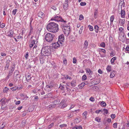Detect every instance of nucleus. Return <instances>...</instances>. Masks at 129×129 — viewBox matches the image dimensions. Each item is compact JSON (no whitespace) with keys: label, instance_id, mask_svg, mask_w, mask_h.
I'll return each instance as SVG.
<instances>
[{"label":"nucleus","instance_id":"nucleus-1","mask_svg":"<svg viewBox=\"0 0 129 129\" xmlns=\"http://www.w3.org/2000/svg\"><path fill=\"white\" fill-rule=\"evenodd\" d=\"M47 30L49 31L55 33L58 30V25L54 22H50L47 25Z\"/></svg>","mask_w":129,"mask_h":129},{"label":"nucleus","instance_id":"nucleus-2","mask_svg":"<svg viewBox=\"0 0 129 129\" xmlns=\"http://www.w3.org/2000/svg\"><path fill=\"white\" fill-rule=\"evenodd\" d=\"M51 52V50L50 47L48 46H47L42 48L41 54L42 56H46L50 54Z\"/></svg>","mask_w":129,"mask_h":129},{"label":"nucleus","instance_id":"nucleus-3","mask_svg":"<svg viewBox=\"0 0 129 129\" xmlns=\"http://www.w3.org/2000/svg\"><path fill=\"white\" fill-rule=\"evenodd\" d=\"M54 35L50 33L47 34L45 35V40L48 42H50L52 41L54 37Z\"/></svg>","mask_w":129,"mask_h":129},{"label":"nucleus","instance_id":"nucleus-4","mask_svg":"<svg viewBox=\"0 0 129 129\" xmlns=\"http://www.w3.org/2000/svg\"><path fill=\"white\" fill-rule=\"evenodd\" d=\"M51 21L54 20L57 22L61 21L66 22L61 17L58 16L57 15H54L51 19Z\"/></svg>","mask_w":129,"mask_h":129},{"label":"nucleus","instance_id":"nucleus-5","mask_svg":"<svg viewBox=\"0 0 129 129\" xmlns=\"http://www.w3.org/2000/svg\"><path fill=\"white\" fill-rule=\"evenodd\" d=\"M70 27L68 26H66L63 29V31L64 34L66 36H68L70 32Z\"/></svg>","mask_w":129,"mask_h":129},{"label":"nucleus","instance_id":"nucleus-6","mask_svg":"<svg viewBox=\"0 0 129 129\" xmlns=\"http://www.w3.org/2000/svg\"><path fill=\"white\" fill-rule=\"evenodd\" d=\"M64 40V36L63 35L59 36L58 39V43H59L61 45L63 43Z\"/></svg>","mask_w":129,"mask_h":129},{"label":"nucleus","instance_id":"nucleus-7","mask_svg":"<svg viewBox=\"0 0 129 129\" xmlns=\"http://www.w3.org/2000/svg\"><path fill=\"white\" fill-rule=\"evenodd\" d=\"M38 42V39L36 38L35 40L34 39L31 41L30 43L29 44V46L30 48H31L34 44H37Z\"/></svg>","mask_w":129,"mask_h":129},{"label":"nucleus","instance_id":"nucleus-8","mask_svg":"<svg viewBox=\"0 0 129 129\" xmlns=\"http://www.w3.org/2000/svg\"><path fill=\"white\" fill-rule=\"evenodd\" d=\"M38 15L39 17H41L42 19H44L45 17V15L42 12L40 11L38 14Z\"/></svg>","mask_w":129,"mask_h":129},{"label":"nucleus","instance_id":"nucleus-9","mask_svg":"<svg viewBox=\"0 0 129 129\" xmlns=\"http://www.w3.org/2000/svg\"><path fill=\"white\" fill-rule=\"evenodd\" d=\"M59 43H58V42L53 44H52V48H57L59 46Z\"/></svg>","mask_w":129,"mask_h":129},{"label":"nucleus","instance_id":"nucleus-10","mask_svg":"<svg viewBox=\"0 0 129 129\" xmlns=\"http://www.w3.org/2000/svg\"><path fill=\"white\" fill-rule=\"evenodd\" d=\"M88 44V42L86 40L85 41L84 44V46L83 49L84 50L86 49L87 48Z\"/></svg>","mask_w":129,"mask_h":129},{"label":"nucleus","instance_id":"nucleus-11","mask_svg":"<svg viewBox=\"0 0 129 129\" xmlns=\"http://www.w3.org/2000/svg\"><path fill=\"white\" fill-rule=\"evenodd\" d=\"M85 70L86 73L88 74L89 75H91L92 74V71L90 70V69L89 68H86Z\"/></svg>","mask_w":129,"mask_h":129},{"label":"nucleus","instance_id":"nucleus-12","mask_svg":"<svg viewBox=\"0 0 129 129\" xmlns=\"http://www.w3.org/2000/svg\"><path fill=\"white\" fill-rule=\"evenodd\" d=\"M119 23L121 24V26L123 25L125 23V20L123 19H119Z\"/></svg>","mask_w":129,"mask_h":129},{"label":"nucleus","instance_id":"nucleus-13","mask_svg":"<svg viewBox=\"0 0 129 129\" xmlns=\"http://www.w3.org/2000/svg\"><path fill=\"white\" fill-rule=\"evenodd\" d=\"M125 11L124 10L121 9V17L122 18H124L125 17Z\"/></svg>","mask_w":129,"mask_h":129},{"label":"nucleus","instance_id":"nucleus-14","mask_svg":"<svg viewBox=\"0 0 129 129\" xmlns=\"http://www.w3.org/2000/svg\"><path fill=\"white\" fill-rule=\"evenodd\" d=\"M7 101V100L5 98H3L0 100V102L2 101V105H4L6 104Z\"/></svg>","mask_w":129,"mask_h":129},{"label":"nucleus","instance_id":"nucleus-15","mask_svg":"<svg viewBox=\"0 0 129 129\" xmlns=\"http://www.w3.org/2000/svg\"><path fill=\"white\" fill-rule=\"evenodd\" d=\"M114 18V15L111 16L110 17V24H112Z\"/></svg>","mask_w":129,"mask_h":129},{"label":"nucleus","instance_id":"nucleus-16","mask_svg":"<svg viewBox=\"0 0 129 129\" xmlns=\"http://www.w3.org/2000/svg\"><path fill=\"white\" fill-rule=\"evenodd\" d=\"M68 2H65V4L63 5V7L64 9H68Z\"/></svg>","mask_w":129,"mask_h":129},{"label":"nucleus","instance_id":"nucleus-17","mask_svg":"<svg viewBox=\"0 0 129 129\" xmlns=\"http://www.w3.org/2000/svg\"><path fill=\"white\" fill-rule=\"evenodd\" d=\"M71 85L73 87H75L76 85V80H73L71 83Z\"/></svg>","mask_w":129,"mask_h":129},{"label":"nucleus","instance_id":"nucleus-18","mask_svg":"<svg viewBox=\"0 0 129 129\" xmlns=\"http://www.w3.org/2000/svg\"><path fill=\"white\" fill-rule=\"evenodd\" d=\"M117 59V57H114L112 58L110 62L111 64H113L114 63V61L116 60Z\"/></svg>","mask_w":129,"mask_h":129},{"label":"nucleus","instance_id":"nucleus-19","mask_svg":"<svg viewBox=\"0 0 129 129\" xmlns=\"http://www.w3.org/2000/svg\"><path fill=\"white\" fill-rule=\"evenodd\" d=\"M111 66L110 65H108L107 66L106 70L108 72H109L111 70Z\"/></svg>","mask_w":129,"mask_h":129},{"label":"nucleus","instance_id":"nucleus-20","mask_svg":"<svg viewBox=\"0 0 129 129\" xmlns=\"http://www.w3.org/2000/svg\"><path fill=\"white\" fill-rule=\"evenodd\" d=\"M56 105L54 104L53 103L52 104H51L48 106V107L49 108H55L56 106Z\"/></svg>","mask_w":129,"mask_h":129},{"label":"nucleus","instance_id":"nucleus-21","mask_svg":"<svg viewBox=\"0 0 129 129\" xmlns=\"http://www.w3.org/2000/svg\"><path fill=\"white\" fill-rule=\"evenodd\" d=\"M73 112H72L68 114L67 117H68L70 118L73 116Z\"/></svg>","mask_w":129,"mask_h":129},{"label":"nucleus","instance_id":"nucleus-22","mask_svg":"<svg viewBox=\"0 0 129 129\" xmlns=\"http://www.w3.org/2000/svg\"><path fill=\"white\" fill-rule=\"evenodd\" d=\"M81 121V119L80 118H76L74 120V121L76 123L79 122Z\"/></svg>","mask_w":129,"mask_h":129},{"label":"nucleus","instance_id":"nucleus-23","mask_svg":"<svg viewBox=\"0 0 129 129\" xmlns=\"http://www.w3.org/2000/svg\"><path fill=\"white\" fill-rule=\"evenodd\" d=\"M87 112L86 111H85L82 114L83 117L85 119H86L87 117Z\"/></svg>","mask_w":129,"mask_h":129},{"label":"nucleus","instance_id":"nucleus-24","mask_svg":"<svg viewBox=\"0 0 129 129\" xmlns=\"http://www.w3.org/2000/svg\"><path fill=\"white\" fill-rule=\"evenodd\" d=\"M98 13V10L97 9H95L94 11V16L95 18H96L97 17V15Z\"/></svg>","mask_w":129,"mask_h":129},{"label":"nucleus","instance_id":"nucleus-25","mask_svg":"<svg viewBox=\"0 0 129 129\" xmlns=\"http://www.w3.org/2000/svg\"><path fill=\"white\" fill-rule=\"evenodd\" d=\"M94 29L95 32L96 33H98L99 30V27L98 26L95 25L94 26Z\"/></svg>","mask_w":129,"mask_h":129},{"label":"nucleus","instance_id":"nucleus-26","mask_svg":"<svg viewBox=\"0 0 129 129\" xmlns=\"http://www.w3.org/2000/svg\"><path fill=\"white\" fill-rule=\"evenodd\" d=\"M85 84H86L84 82L82 83L79 86V88L80 89H81Z\"/></svg>","mask_w":129,"mask_h":129},{"label":"nucleus","instance_id":"nucleus-27","mask_svg":"<svg viewBox=\"0 0 129 129\" xmlns=\"http://www.w3.org/2000/svg\"><path fill=\"white\" fill-rule=\"evenodd\" d=\"M13 31L12 30H10L9 32V34L8 35L9 36L11 37H12L13 35Z\"/></svg>","mask_w":129,"mask_h":129},{"label":"nucleus","instance_id":"nucleus-28","mask_svg":"<svg viewBox=\"0 0 129 129\" xmlns=\"http://www.w3.org/2000/svg\"><path fill=\"white\" fill-rule=\"evenodd\" d=\"M18 88L16 86H14V87H12L10 88V89L13 91H14L16 90Z\"/></svg>","mask_w":129,"mask_h":129},{"label":"nucleus","instance_id":"nucleus-29","mask_svg":"<svg viewBox=\"0 0 129 129\" xmlns=\"http://www.w3.org/2000/svg\"><path fill=\"white\" fill-rule=\"evenodd\" d=\"M88 27L89 28V30L91 31H92L93 30V28L92 26L89 25L88 26Z\"/></svg>","mask_w":129,"mask_h":129},{"label":"nucleus","instance_id":"nucleus-30","mask_svg":"<svg viewBox=\"0 0 129 129\" xmlns=\"http://www.w3.org/2000/svg\"><path fill=\"white\" fill-rule=\"evenodd\" d=\"M53 87L52 86V85H50V86H48L47 85L45 87V89L46 90H47V89L48 88H49L50 89H51Z\"/></svg>","mask_w":129,"mask_h":129},{"label":"nucleus","instance_id":"nucleus-31","mask_svg":"<svg viewBox=\"0 0 129 129\" xmlns=\"http://www.w3.org/2000/svg\"><path fill=\"white\" fill-rule=\"evenodd\" d=\"M17 9H15L13 10L12 12V14L14 15H15L17 12Z\"/></svg>","mask_w":129,"mask_h":129},{"label":"nucleus","instance_id":"nucleus-32","mask_svg":"<svg viewBox=\"0 0 129 129\" xmlns=\"http://www.w3.org/2000/svg\"><path fill=\"white\" fill-rule=\"evenodd\" d=\"M101 104V106L104 107H105L106 105V103L104 101L102 102Z\"/></svg>","mask_w":129,"mask_h":129},{"label":"nucleus","instance_id":"nucleus-33","mask_svg":"<svg viewBox=\"0 0 129 129\" xmlns=\"http://www.w3.org/2000/svg\"><path fill=\"white\" fill-rule=\"evenodd\" d=\"M83 29V26H82L80 28V30L79 32V34H82V30Z\"/></svg>","mask_w":129,"mask_h":129},{"label":"nucleus","instance_id":"nucleus-34","mask_svg":"<svg viewBox=\"0 0 129 129\" xmlns=\"http://www.w3.org/2000/svg\"><path fill=\"white\" fill-rule=\"evenodd\" d=\"M9 89L7 87H5L4 89L3 92H8Z\"/></svg>","mask_w":129,"mask_h":129},{"label":"nucleus","instance_id":"nucleus-35","mask_svg":"<svg viewBox=\"0 0 129 129\" xmlns=\"http://www.w3.org/2000/svg\"><path fill=\"white\" fill-rule=\"evenodd\" d=\"M86 76L85 75H84L82 77V80L83 81L85 80L86 79Z\"/></svg>","mask_w":129,"mask_h":129},{"label":"nucleus","instance_id":"nucleus-36","mask_svg":"<svg viewBox=\"0 0 129 129\" xmlns=\"http://www.w3.org/2000/svg\"><path fill=\"white\" fill-rule=\"evenodd\" d=\"M84 18V16L82 15H80L79 16V20H83Z\"/></svg>","mask_w":129,"mask_h":129},{"label":"nucleus","instance_id":"nucleus-37","mask_svg":"<svg viewBox=\"0 0 129 129\" xmlns=\"http://www.w3.org/2000/svg\"><path fill=\"white\" fill-rule=\"evenodd\" d=\"M113 126L114 128H116L117 126V123L116 122L114 123L113 125Z\"/></svg>","mask_w":129,"mask_h":129},{"label":"nucleus","instance_id":"nucleus-38","mask_svg":"<svg viewBox=\"0 0 129 129\" xmlns=\"http://www.w3.org/2000/svg\"><path fill=\"white\" fill-rule=\"evenodd\" d=\"M44 60L42 58H40V63L41 64H43L44 62Z\"/></svg>","mask_w":129,"mask_h":129},{"label":"nucleus","instance_id":"nucleus-39","mask_svg":"<svg viewBox=\"0 0 129 129\" xmlns=\"http://www.w3.org/2000/svg\"><path fill=\"white\" fill-rule=\"evenodd\" d=\"M67 126V124H61L59 125L60 127L61 128H62L64 127H66Z\"/></svg>","mask_w":129,"mask_h":129},{"label":"nucleus","instance_id":"nucleus-40","mask_svg":"<svg viewBox=\"0 0 129 129\" xmlns=\"http://www.w3.org/2000/svg\"><path fill=\"white\" fill-rule=\"evenodd\" d=\"M31 78V77L30 76L28 75L27 76V77H26V80H27V81H29L30 79Z\"/></svg>","mask_w":129,"mask_h":129},{"label":"nucleus","instance_id":"nucleus-41","mask_svg":"<svg viewBox=\"0 0 129 129\" xmlns=\"http://www.w3.org/2000/svg\"><path fill=\"white\" fill-rule=\"evenodd\" d=\"M33 30V28L32 26H30V30H29V33L30 34H31L32 33Z\"/></svg>","mask_w":129,"mask_h":129},{"label":"nucleus","instance_id":"nucleus-42","mask_svg":"<svg viewBox=\"0 0 129 129\" xmlns=\"http://www.w3.org/2000/svg\"><path fill=\"white\" fill-rule=\"evenodd\" d=\"M59 103V101H58L57 100H56L54 101V102H53V103L56 105L58 104Z\"/></svg>","mask_w":129,"mask_h":129},{"label":"nucleus","instance_id":"nucleus-43","mask_svg":"<svg viewBox=\"0 0 129 129\" xmlns=\"http://www.w3.org/2000/svg\"><path fill=\"white\" fill-rule=\"evenodd\" d=\"M115 76V74H114L113 72H111V73L110 77L111 78H113Z\"/></svg>","mask_w":129,"mask_h":129},{"label":"nucleus","instance_id":"nucleus-44","mask_svg":"<svg viewBox=\"0 0 129 129\" xmlns=\"http://www.w3.org/2000/svg\"><path fill=\"white\" fill-rule=\"evenodd\" d=\"M80 4L81 6H84L86 5V3L85 2H81L80 3Z\"/></svg>","mask_w":129,"mask_h":129},{"label":"nucleus","instance_id":"nucleus-45","mask_svg":"<svg viewBox=\"0 0 129 129\" xmlns=\"http://www.w3.org/2000/svg\"><path fill=\"white\" fill-rule=\"evenodd\" d=\"M123 28L122 27H120L119 28V30L120 33L122 32L123 31Z\"/></svg>","mask_w":129,"mask_h":129},{"label":"nucleus","instance_id":"nucleus-46","mask_svg":"<svg viewBox=\"0 0 129 129\" xmlns=\"http://www.w3.org/2000/svg\"><path fill=\"white\" fill-rule=\"evenodd\" d=\"M65 78L66 79H72L71 77H69L68 75H67L65 77Z\"/></svg>","mask_w":129,"mask_h":129},{"label":"nucleus","instance_id":"nucleus-47","mask_svg":"<svg viewBox=\"0 0 129 129\" xmlns=\"http://www.w3.org/2000/svg\"><path fill=\"white\" fill-rule=\"evenodd\" d=\"M101 112L102 113L103 111L102 110H96L95 111V113L97 114H99V113L100 112Z\"/></svg>","mask_w":129,"mask_h":129},{"label":"nucleus","instance_id":"nucleus-48","mask_svg":"<svg viewBox=\"0 0 129 129\" xmlns=\"http://www.w3.org/2000/svg\"><path fill=\"white\" fill-rule=\"evenodd\" d=\"M64 101H65L64 100H62L61 102L60 103V105H63V104H64L65 103Z\"/></svg>","mask_w":129,"mask_h":129},{"label":"nucleus","instance_id":"nucleus-49","mask_svg":"<svg viewBox=\"0 0 129 129\" xmlns=\"http://www.w3.org/2000/svg\"><path fill=\"white\" fill-rule=\"evenodd\" d=\"M89 100L92 102H94L95 101L93 97H91L89 99Z\"/></svg>","mask_w":129,"mask_h":129},{"label":"nucleus","instance_id":"nucleus-50","mask_svg":"<svg viewBox=\"0 0 129 129\" xmlns=\"http://www.w3.org/2000/svg\"><path fill=\"white\" fill-rule=\"evenodd\" d=\"M76 129H82V127L81 126H76Z\"/></svg>","mask_w":129,"mask_h":129},{"label":"nucleus","instance_id":"nucleus-51","mask_svg":"<svg viewBox=\"0 0 129 129\" xmlns=\"http://www.w3.org/2000/svg\"><path fill=\"white\" fill-rule=\"evenodd\" d=\"M63 62L64 64H66L67 62V60L65 58L63 59Z\"/></svg>","mask_w":129,"mask_h":129},{"label":"nucleus","instance_id":"nucleus-52","mask_svg":"<svg viewBox=\"0 0 129 129\" xmlns=\"http://www.w3.org/2000/svg\"><path fill=\"white\" fill-rule=\"evenodd\" d=\"M103 111L104 113H105L106 114H107L108 113V111L106 109H104L103 110Z\"/></svg>","mask_w":129,"mask_h":129},{"label":"nucleus","instance_id":"nucleus-53","mask_svg":"<svg viewBox=\"0 0 129 129\" xmlns=\"http://www.w3.org/2000/svg\"><path fill=\"white\" fill-rule=\"evenodd\" d=\"M62 105V106H61L62 108H64L67 106V104H63V105Z\"/></svg>","mask_w":129,"mask_h":129},{"label":"nucleus","instance_id":"nucleus-54","mask_svg":"<svg viewBox=\"0 0 129 129\" xmlns=\"http://www.w3.org/2000/svg\"><path fill=\"white\" fill-rule=\"evenodd\" d=\"M51 8L54 10H56L57 9L56 7L54 6H52Z\"/></svg>","mask_w":129,"mask_h":129},{"label":"nucleus","instance_id":"nucleus-55","mask_svg":"<svg viewBox=\"0 0 129 129\" xmlns=\"http://www.w3.org/2000/svg\"><path fill=\"white\" fill-rule=\"evenodd\" d=\"M111 117L113 119L115 117V115L114 114H112L111 115Z\"/></svg>","mask_w":129,"mask_h":129},{"label":"nucleus","instance_id":"nucleus-56","mask_svg":"<svg viewBox=\"0 0 129 129\" xmlns=\"http://www.w3.org/2000/svg\"><path fill=\"white\" fill-rule=\"evenodd\" d=\"M73 62L74 63H76V60L75 58H73Z\"/></svg>","mask_w":129,"mask_h":129},{"label":"nucleus","instance_id":"nucleus-57","mask_svg":"<svg viewBox=\"0 0 129 129\" xmlns=\"http://www.w3.org/2000/svg\"><path fill=\"white\" fill-rule=\"evenodd\" d=\"M9 66V63H7L5 66V68L6 69H8V67Z\"/></svg>","mask_w":129,"mask_h":129},{"label":"nucleus","instance_id":"nucleus-58","mask_svg":"<svg viewBox=\"0 0 129 129\" xmlns=\"http://www.w3.org/2000/svg\"><path fill=\"white\" fill-rule=\"evenodd\" d=\"M101 46L103 47H104L105 46V44L104 42H102L101 44Z\"/></svg>","mask_w":129,"mask_h":129},{"label":"nucleus","instance_id":"nucleus-59","mask_svg":"<svg viewBox=\"0 0 129 129\" xmlns=\"http://www.w3.org/2000/svg\"><path fill=\"white\" fill-rule=\"evenodd\" d=\"M5 26V24L4 23H2V24H1L0 27L1 28H4Z\"/></svg>","mask_w":129,"mask_h":129},{"label":"nucleus","instance_id":"nucleus-60","mask_svg":"<svg viewBox=\"0 0 129 129\" xmlns=\"http://www.w3.org/2000/svg\"><path fill=\"white\" fill-rule=\"evenodd\" d=\"M53 125V123H52L51 124H50L49 126H48V127L49 128H51L52 126Z\"/></svg>","mask_w":129,"mask_h":129},{"label":"nucleus","instance_id":"nucleus-61","mask_svg":"<svg viewBox=\"0 0 129 129\" xmlns=\"http://www.w3.org/2000/svg\"><path fill=\"white\" fill-rule=\"evenodd\" d=\"M98 72L100 74H102L103 72L100 69H99L98 70Z\"/></svg>","mask_w":129,"mask_h":129},{"label":"nucleus","instance_id":"nucleus-62","mask_svg":"<svg viewBox=\"0 0 129 129\" xmlns=\"http://www.w3.org/2000/svg\"><path fill=\"white\" fill-rule=\"evenodd\" d=\"M125 50L127 51H129V46H127Z\"/></svg>","mask_w":129,"mask_h":129},{"label":"nucleus","instance_id":"nucleus-63","mask_svg":"<svg viewBox=\"0 0 129 129\" xmlns=\"http://www.w3.org/2000/svg\"><path fill=\"white\" fill-rule=\"evenodd\" d=\"M28 56V52H27L25 55V58L26 59H27Z\"/></svg>","mask_w":129,"mask_h":129},{"label":"nucleus","instance_id":"nucleus-64","mask_svg":"<svg viewBox=\"0 0 129 129\" xmlns=\"http://www.w3.org/2000/svg\"><path fill=\"white\" fill-rule=\"evenodd\" d=\"M1 55L2 56H5L6 55V54L4 53H1Z\"/></svg>","mask_w":129,"mask_h":129}]
</instances>
